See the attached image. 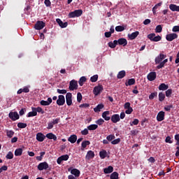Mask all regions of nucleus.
Here are the masks:
<instances>
[{
	"label": "nucleus",
	"mask_w": 179,
	"mask_h": 179,
	"mask_svg": "<svg viewBox=\"0 0 179 179\" xmlns=\"http://www.w3.org/2000/svg\"><path fill=\"white\" fill-rule=\"evenodd\" d=\"M97 128H99L97 124H91L87 127V129H89V131H95V129H97Z\"/></svg>",
	"instance_id": "e433bc0d"
},
{
	"label": "nucleus",
	"mask_w": 179,
	"mask_h": 179,
	"mask_svg": "<svg viewBox=\"0 0 179 179\" xmlns=\"http://www.w3.org/2000/svg\"><path fill=\"white\" fill-rule=\"evenodd\" d=\"M52 128H54L52 122H48L47 129H52Z\"/></svg>",
	"instance_id": "338daca9"
},
{
	"label": "nucleus",
	"mask_w": 179,
	"mask_h": 179,
	"mask_svg": "<svg viewBox=\"0 0 179 179\" xmlns=\"http://www.w3.org/2000/svg\"><path fill=\"white\" fill-rule=\"evenodd\" d=\"M125 75H127V73H125V71L122 70L117 73V79H122L125 78Z\"/></svg>",
	"instance_id": "c756f323"
},
{
	"label": "nucleus",
	"mask_w": 179,
	"mask_h": 179,
	"mask_svg": "<svg viewBox=\"0 0 179 179\" xmlns=\"http://www.w3.org/2000/svg\"><path fill=\"white\" fill-rule=\"evenodd\" d=\"M172 31L176 33L177 31H179V26H174L172 29Z\"/></svg>",
	"instance_id": "774afa93"
},
{
	"label": "nucleus",
	"mask_w": 179,
	"mask_h": 179,
	"mask_svg": "<svg viewBox=\"0 0 179 179\" xmlns=\"http://www.w3.org/2000/svg\"><path fill=\"white\" fill-rule=\"evenodd\" d=\"M121 142V138H117L111 141L112 145H118Z\"/></svg>",
	"instance_id": "5fc2aeb1"
},
{
	"label": "nucleus",
	"mask_w": 179,
	"mask_h": 179,
	"mask_svg": "<svg viewBox=\"0 0 179 179\" xmlns=\"http://www.w3.org/2000/svg\"><path fill=\"white\" fill-rule=\"evenodd\" d=\"M44 155H45V152H41L40 153V156H37L36 157V160H38V162H41V160H43V157H44Z\"/></svg>",
	"instance_id": "ea45409f"
},
{
	"label": "nucleus",
	"mask_w": 179,
	"mask_h": 179,
	"mask_svg": "<svg viewBox=\"0 0 179 179\" xmlns=\"http://www.w3.org/2000/svg\"><path fill=\"white\" fill-rule=\"evenodd\" d=\"M103 90H104L103 85H98L94 87L93 92L95 96H99V94H100Z\"/></svg>",
	"instance_id": "0eeeda50"
},
{
	"label": "nucleus",
	"mask_w": 179,
	"mask_h": 179,
	"mask_svg": "<svg viewBox=\"0 0 179 179\" xmlns=\"http://www.w3.org/2000/svg\"><path fill=\"white\" fill-rule=\"evenodd\" d=\"M106 139L108 142H113V141L115 139V136H114L113 134H110L107 136Z\"/></svg>",
	"instance_id": "37998d69"
},
{
	"label": "nucleus",
	"mask_w": 179,
	"mask_h": 179,
	"mask_svg": "<svg viewBox=\"0 0 179 179\" xmlns=\"http://www.w3.org/2000/svg\"><path fill=\"white\" fill-rule=\"evenodd\" d=\"M69 89L71 91L78 90V81L75 80H71L69 83Z\"/></svg>",
	"instance_id": "7ed1b4c3"
},
{
	"label": "nucleus",
	"mask_w": 179,
	"mask_h": 179,
	"mask_svg": "<svg viewBox=\"0 0 179 179\" xmlns=\"http://www.w3.org/2000/svg\"><path fill=\"white\" fill-rule=\"evenodd\" d=\"M158 97L159 101H164V99H166V94L163 92H159Z\"/></svg>",
	"instance_id": "f704fd0d"
},
{
	"label": "nucleus",
	"mask_w": 179,
	"mask_h": 179,
	"mask_svg": "<svg viewBox=\"0 0 179 179\" xmlns=\"http://www.w3.org/2000/svg\"><path fill=\"white\" fill-rule=\"evenodd\" d=\"M118 41L119 45H122L123 47H125L128 44V41L125 38H120L118 39Z\"/></svg>",
	"instance_id": "4be33fe9"
},
{
	"label": "nucleus",
	"mask_w": 179,
	"mask_h": 179,
	"mask_svg": "<svg viewBox=\"0 0 179 179\" xmlns=\"http://www.w3.org/2000/svg\"><path fill=\"white\" fill-rule=\"evenodd\" d=\"M77 101L80 103L82 101V94L80 92H78L77 94Z\"/></svg>",
	"instance_id": "052dcab7"
},
{
	"label": "nucleus",
	"mask_w": 179,
	"mask_h": 179,
	"mask_svg": "<svg viewBox=\"0 0 179 179\" xmlns=\"http://www.w3.org/2000/svg\"><path fill=\"white\" fill-rule=\"evenodd\" d=\"M71 173L73 176H75V177H79V176H80V171H79V169H74L71 170Z\"/></svg>",
	"instance_id": "72a5a7b5"
},
{
	"label": "nucleus",
	"mask_w": 179,
	"mask_h": 179,
	"mask_svg": "<svg viewBox=\"0 0 179 179\" xmlns=\"http://www.w3.org/2000/svg\"><path fill=\"white\" fill-rule=\"evenodd\" d=\"M8 117L10 120H12V121H16L17 120H19V118H20L17 112H10L8 114Z\"/></svg>",
	"instance_id": "39448f33"
},
{
	"label": "nucleus",
	"mask_w": 179,
	"mask_h": 179,
	"mask_svg": "<svg viewBox=\"0 0 179 179\" xmlns=\"http://www.w3.org/2000/svg\"><path fill=\"white\" fill-rule=\"evenodd\" d=\"M26 127H27V124L26 123H23V122L17 123L18 128L24 129V128H26Z\"/></svg>",
	"instance_id": "09e8293b"
},
{
	"label": "nucleus",
	"mask_w": 179,
	"mask_h": 179,
	"mask_svg": "<svg viewBox=\"0 0 179 179\" xmlns=\"http://www.w3.org/2000/svg\"><path fill=\"white\" fill-rule=\"evenodd\" d=\"M139 36V31H136L128 35V37L130 40H135Z\"/></svg>",
	"instance_id": "412c9836"
},
{
	"label": "nucleus",
	"mask_w": 179,
	"mask_h": 179,
	"mask_svg": "<svg viewBox=\"0 0 179 179\" xmlns=\"http://www.w3.org/2000/svg\"><path fill=\"white\" fill-rule=\"evenodd\" d=\"M89 145H90V141H83L81 143V146H82V148H83V149H85V148L89 146Z\"/></svg>",
	"instance_id": "79ce46f5"
},
{
	"label": "nucleus",
	"mask_w": 179,
	"mask_h": 179,
	"mask_svg": "<svg viewBox=\"0 0 179 179\" xmlns=\"http://www.w3.org/2000/svg\"><path fill=\"white\" fill-rule=\"evenodd\" d=\"M167 41H173L176 38H178V35L176 33L167 34L166 36Z\"/></svg>",
	"instance_id": "1a4fd4ad"
},
{
	"label": "nucleus",
	"mask_w": 179,
	"mask_h": 179,
	"mask_svg": "<svg viewBox=\"0 0 179 179\" xmlns=\"http://www.w3.org/2000/svg\"><path fill=\"white\" fill-rule=\"evenodd\" d=\"M44 27H45V22L43 21H38L34 25V29L36 30H42Z\"/></svg>",
	"instance_id": "20e7f679"
},
{
	"label": "nucleus",
	"mask_w": 179,
	"mask_h": 179,
	"mask_svg": "<svg viewBox=\"0 0 179 179\" xmlns=\"http://www.w3.org/2000/svg\"><path fill=\"white\" fill-rule=\"evenodd\" d=\"M139 124V120L134 119V120L132 122H130L131 127H133L134 125H138Z\"/></svg>",
	"instance_id": "4d7b16f0"
},
{
	"label": "nucleus",
	"mask_w": 179,
	"mask_h": 179,
	"mask_svg": "<svg viewBox=\"0 0 179 179\" xmlns=\"http://www.w3.org/2000/svg\"><path fill=\"white\" fill-rule=\"evenodd\" d=\"M167 58V56L163 53H159V55L155 57V62L156 65L158 64H160L161 62H163V59H166Z\"/></svg>",
	"instance_id": "f03ea898"
},
{
	"label": "nucleus",
	"mask_w": 179,
	"mask_h": 179,
	"mask_svg": "<svg viewBox=\"0 0 179 179\" xmlns=\"http://www.w3.org/2000/svg\"><path fill=\"white\" fill-rule=\"evenodd\" d=\"M165 142L166 143H173V141H171V137H170V136H168L165 139Z\"/></svg>",
	"instance_id": "69168bd1"
},
{
	"label": "nucleus",
	"mask_w": 179,
	"mask_h": 179,
	"mask_svg": "<svg viewBox=\"0 0 179 179\" xmlns=\"http://www.w3.org/2000/svg\"><path fill=\"white\" fill-rule=\"evenodd\" d=\"M169 9L172 10V12H179V6L176 4H170Z\"/></svg>",
	"instance_id": "393cba45"
},
{
	"label": "nucleus",
	"mask_w": 179,
	"mask_h": 179,
	"mask_svg": "<svg viewBox=\"0 0 179 179\" xmlns=\"http://www.w3.org/2000/svg\"><path fill=\"white\" fill-rule=\"evenodd\" d=\"M56 103L57 106H64L65 104V96L64 95H59Z\"/></svg>",
	"instance_id": "9d476101"
},
{
	"label": "nucleus",
	"mask_w": 179,
	"mask_h": 179,
	"mask_svg": "<svg viewBox=\"0 0 179 179\" xmlns=\"http://www.w3.org/2000/svg\"><path fill=\"white\" fill-rule=\"evenodd\" d=\"M169 62V59H164L158 66H157V69H162L164 68V65Z\"/></svg>",
	"instance_id": "b1692460"
},
{
	"label": "nucleus",
	"mask_w": 179,
	"mask_h": 179,
	"mask_svg": "<svg viewBox=\"0 0 179 179\" xmlns=\"http://www.w3.org/2000/svg\"><path fill=\"white\" fill-rule=\"evenodd\" d=\"M165 94L166 97H171V94H173V90L172 89L167 90L165 92Z\"/></svg>",
	"instance_id": "a18cd8bd"
},
{
	"label": "nucleus",
	"mask_w": 179,
	"mask_h": 179,
	"mask_svg": "<svg viewBox=\"0 0 179 179\" xmlns=\"http://www.w3.org/2000/svg\"><path fill=\"white\" fill-rule=\"evenodd\" d=\"M125 30V27L124 26H117L115 27V31L120 32V31H124Z\"/></svg>",
	"instance_id": "49530a36"
},
{
	"label": "nucleus",
	"mask_w": 179,
	"mask_h": 179,
	"mask_svg": "<svg viewBox=\"0 0 179 179\" xmlns=\"http://www.w3.org/2000/svg\"><path fill=\"white\" fill-rule=\"evenodd\" d=\"M6 159H7L8 160H12V159H13V152L9 151L6 156Z\"/></svg>",
	"instance_id": "a19ab883"
},
{
	"label": "nucleus",
	"mask_w": 179,
	"mask_h": 179,
	"mask_svg": "<svg viewBox=\"0 0 179 179\" xmlns=\"http://www.w3.org/2000/svg\"><path fill=\"white\" fill-rule=\"evenodd\" d=\"M45 138H48V139H53V141H57V136L52 133L47 134Z\"/></svg>",
	"instance_id": "c85d7f7f"
},
{
	"label": "nucleus",
	"mask_w": 179,
	"mask_h": 179,
	"mask_svg": "<svg viewBox=\"0 0 179 179\" xmlns=\"http://www.w3.org/2000/svg\"><path fill=\"white\" fill-rule=\"evenodd\" d=\"M15 156L17 157V156H22V155H23V149L22 148H17L15 150L14 152Z\"/></svg>",
	"instance_id": "2f4dec72"
},
{
	"label": "nucleus",
	"mask_w": 179,
	"mask_h": 179,
	"mask_svg": "<svg viewBox=\"0 0 179 179\" xmlns=\"http://www.w3.org/2000/svg\"><path fill=\"white\" fill-rule=\"evenodd\" d=\"M155 36H156V34H150L148 35V38L150 40V41H153V39L155 38Z\"/></svg>",
	"instance_id": "13d9d810"
},
{
	"label": "nucleus",
	"mask_w": 179,
	"mask_h": 179,
	"mask_svg": "<svg viewBox=\"0 0 179 179\" xmlns=\"http://www.w3.org/2000/svg\"><path fill=\"white\" fill-rule=\"evenodd\" d=\"M87 79L86 77L83 76L80 78L79 81H78V84L80 85V86H83V85L85 84V82H86Z\"/></svg>",
	"instance_id": "4c0bfd02"
},
{
	"label": "nucleus",
	"mask_w": 179,
	"mask_h": 179,
	"mask_svg": "<svg viewBox=\"0 0 179 179\" xmlns=\"http://www.w3.org/2000/svg\"><path fill=\"white\" fill-rule=\"evenodd\" d=\"M8 170V166L3 165L0 168V174L2 173V171H6Z\"/></svg>",
	"instance_id": "0e129e2a"
},
{
	"label": "nucleus",
	"mask_w": 179,
	"mask_h": 179,
	"mask_svg": "<svg viewBox=\"0 0 179 179\" xmlns=\"http://www.w3.org/2000/svg\"><path fill=\"white\" fill-rule=\"evenodd\" d=\"M135 78H130L128 80V82L125 83V86H132L133 85H135Z\"/></svg>",
	"instance_id": "7c9ffc66"
},
{
	"label": "nucleus",
	"mask_w": 179,
	"mask_h": 179,
	"mask_svg": "<svg viewBox=\"0 0 179 179\" xmlns=\"http://www.w3.org/2000/svg\"><path fill=\"white\" fill-rule=\"evenodd\" d=\"M69 159V155H64L57 158V164H61L62 162H66Z\"/></svg>",
	"instance_id": "6e6552de"
},
{
	"label": "nucleus",
	"mask_w": 179,
	"mask_h": 179,
	"mask_svg": "<svg viewBox=\"0 0 179 179\" xmlns=\"http://www.w3.org/2000/svg\"><path fill=\"white\" fill-rule=\"evenodd\" d=\"M49 167H50V166L48 165V163H47L45 162H41L38 165V170H39V171H43V170H47Z\"/></svg>",
	"instance_id": "423d86ee"
},
{
	"label": "nucleus",
	"mask_w": 179,
	"mask_h": 179,
	"mask_svg": "<svg viewBox=\"0 0 179 179\" xmlns=\"http://www.w3.org/2000/svg\"><path fill=\"white\" fill-rule=\"evenodd\" d=\"M56 22L58 23L59 26L62 27V29H65V27H68V22H63L59 18L56 19Z\"/></svg>",
	"instance_id": "2eb2a0df"
},
{
	"label": "nucleus",
	"mask_w": 179,
	"mask_h": 179,
	"mask_svg": "<svg viewBox=\"0 0 179 179\" xmlns=\"http://www.w3.org/2000/svg\"><path fill=\"white\" fill-rule=\"evenodd\" d=\"M96 124H97V125H103V124H104V120L100 118L98 120H96Z\"/></svg>",
	"instance_id": "bf43d9fd"
},
{
	"label": "nucleus",
	"mask_w": 179,
	"mask_h": 179,
	"mask_svg": "<svg viewBox=\"0 0 179 179\" xmlns=\"http://www.w3.org/2000/svg\"><path fill=\"white\" fill-rule=\"evenodd\" d=\"M99 156L101 159H106L107 157V151L106 150H102L99 152Z\"/></svg>",
	"instance_id": "58836bf2"
},
{
	"label": "nucleus",
	"mask_w": 179,
	"mask_h": 179,
	"mask_svg": "<svg viewBox=\"0 0 179 179\" xmlns=\"http://www.w3.org/2000/svg\"><path fill=\"white\" fill-rule=\"evenodd\" d=\"M99 79V75H94L90 78V81L92 82V83H96V80Z\"/></svg>",
	"instance_id": "c03bdc74"
},
{
	"label": "nucleus",
	"mask_w": 179,
	"mask_h": 179,
	"mask_svg": "<svg viewBox=\"0 0 179 179\" xmlns=\"http://www.w3.org/2000/svg\"><path fill=\"white\" fill-rule=\"evenodd\" d=\"M113 171H114V167H113L112 166H109L103 169V173L105 174H111Z\"/></svg>",
	"instance_id": "aec40b11"
},
{
	"label": "nucleus",
	"mask_w": 179,
	"mask_h": 179,
	"mask_svg": "<svg viewBox=\"0 0 179 179\" xmlns=\"http://www.w3.org/2000/svg\"><path fill=\"white\" fill-rule=\"evenodd\" d=\"M93 158H94V152L89 150L85 157L86 160H90V159Z\"/></svg>",
	"instance_id": "6ab92c4d"
},
{
	"label": "nucleus",
	"mask_w": 179,
	"mask_h": 179,
	"mask_svg": "<svg viewBox=\"0 0 179 179\" xmlns=\"http://www.w3.org/2000/svg\"><path fill=\"white\" fill-rule=\"evenodd\" d=\"M103 108H104V104H103V103L98 104L96 106V107H95L94 108V113H100V111H101V110H103Z\"/></svg>",
	"instance_id": "5701e85b"
},
{
	"label": "nucleus",
	"mask_w": 179,
	"mask_h": 179,
	"mask_svg": "<svg viewBox=\"0 0 179 179\" xmlns=\"http://www.w3.org/2000/svg\"><path fill=\"white\" fill-rule=\"evenodd\" d=\"M66 103L67 106H72V93L68 92L66 94Z\"/></svg>",
	"instance_id": "9b49d317"
},
{
	"label": "nucleus",
	"mask_w": 179,
	"mask_h": 179,
	"mask_svg": "<svg viewBox=\"0 0 179 179\" xmlns=\"http://www.w3.org/2000/svg\"><path fill=\"white\" fill-rule=\"evenodd\" d=\"M108 115H110V111L108 110L104 111L102 113V118H103L105 121H110V120H111V117Z\"/></svg>",
	"instance_id": "f3484780"
},
{
	"label": "nucleus",
	"mask_w": 179,
	"mask_h": 179,
	"mask_svg": "<svg viewBox=\"0 0 179 179\" xmlns=\"http://www.w3.org/2000/svg\"><path fill=\"white\" fill-rule=\"evenodd\" d=\"M83 15V10L82 9L76 10L73 12L69 13V17L73 18V17H79Z\"/></svg>",
	"instance_id": "f257e3e1"
},
{
	"label": "nucleus",
	"mask_w": 179,
	"mask_h": 179,
	"mask_svg": "<svg viewBox=\"0 0 179 179\" xmlns=\"http://www.w3.org/2000/svg\"><path fill=\"white\" fill-rule=\"evenodd\" d=\"M148 79L150 80V82H153L156 79V72H150L147 76Z\"/></svg>",
	"instance_id": "a211bd4d"
},
{
	"label": "nucleus",
	"mask_w": 179,
	"mask_h": 179,
	"mask_svg": "<svg viewBox=\"0 0 179 179\" xmlns=\"http://www.w3.org/2000/svg\"><path fill=\"white\" fill-rule=\"evenodd\" d=\"M160 40H162V36H155L154 38L152 39V41H155V42H157V41H160Z\"/></svg>",
	"instance_id": "e2e57ef3"
},
{
	"label": "nucleus",
	"mask_w": 179,
	"mask_h": 179,
	"mask_svg": "<svg viewBox=\"0 0 179 179\" xmlns=\"http://www.w3.org/2000/svg\"><path fill=\"white\" fill-rule=\"evenodd\" d=\"M52 103V99L51 97L48 98V101L41 100L40 101L41 106H50Z\"/></svg>",
	"instance_id": "4468645a"
},
{
	"label": "nucleus",
	"mask_w": 179,
	"mask_h": 179,
	"mask_svg": "<svg viewBox=\"0 0 179 179\" xmlns=\"http://www.w3.org/2000/svg\"><path fill=\"white\" fill-rule=\"evenodd\" d=\"M57 92L59 94H66V90H59V89H57Z\"/></svg>",
	"instance_id": "6e6d98bb"
},
{
	"label": "nucleus",
	"mask_w": 179,
	"mask_h": 179,
	"mask_svg": "<svg viewBox=\"0 0 179 179\" xmlns=\"http://www.w3.org/2000/svg\"><path fill=\"white\" fill-rule=\"evenodd\" d=\"M132 111H134V109L132 108V107L127 108L125 110V113L126 114H132Z\"/></svg>",
	"instance_id": "680f3d73"
},
{
	"label": "nucleus",
	"mask_w": 179,
	"mask_h": 179,
	"mask_svg": "<svg viewBox=\"0 0 179 179\" xmlns=\"http://www.w3.org/2000/svg\"><path fill=\"white\" fill-rule=\"evenodd\" d=\"M155 97H157V92H152L150 96H149V99L150 100H153V99H155Z\"/></svg>",
	"instance_id": "3c124183"
},
{
	"label": "nucleus",
	"mask_w": 179,
	"mask_h": 179,
	"mask_svg": "<svg viewBox=\"0 0 179 179\" xmlns=\"http://www.w3.org/2000/svg\"><path fill=\"white\" fill-rule=\"evenodd\" d=\"M69 142L71 143H75L76 141H78V136L75 134L71 135L69 138H68Z\"/></svg>",
	"instance_id": "bb28decb"
},
{
	"label": "nucleus",
	"mask_w": 179,
	"mask_h": 179,
	"mask_svg": "<svg viewBox=\"0 0 179 179\" xmlns=\"http://www.w3.org/2000/svg\"><path fill=\"white\" fill-rule=\"evenodd\" d=\"M166 113L164 111H159L157 115V120L158 122L164 121Z\"/></svg>",
	"instance_id": "f8f14e48"
},
{
	"label": "nucleus",
	"mask_w": 179,
	"mask_h": 179,
	"mask_svg": "<svg viewBox=\"0 0 179 179\" xmlns=\"http://www.w3.org/2000/svg\"><path fill=\"white\" fill-rule=\"evenodd\" d=\"M30 92V90L27 87H24V88H21L17 91V94H22V93H29Z\"/></svg>",
	"instance_id": "cd10ccee"
},
{
	"label": "nucleus",
	"mask_w": 179,
	"mask_h": 179,
	"mask_svg": "<svg viewBox=\"0 0 179 179\" xmlns=\"http://www.w3.org/2000/svg\"><path fill=\"white\" fill-rule=\"evenodd\" d=\"M44 139H45V136L43 133L36 134V141L38 142H43Z\"/></svg>",
	"instance_id": "dca6fc26"
},
{
	"label": "nucleus",
	"mask_w": 179,
	"mask_h": 179,
	"mask_svg": "<svg viewBox=\"0 0 179 179\" xmlns=\"http://www.w3.org/2000/svg\"><path fill=\"white\" fill-rule=\"evenodd\" d=\"M110 120L113 124H117V122H120V115L118 114H114L112 115L110 117Z\"/></svg>",
	"instance_id": "ddd939ff"
},
{
	"label": "nucleus",
	"mask_w": 179,
	"mask_h": 179,
	"mask_svg": "<svg viewBox=\"0 0 179 179\" xmlns=\"http://www.w3.org/2000/svg\"><path fill=\"white\" fill-rule=\"evenodd\" d=\"M35 111L36 113H41V114H44V110H43V108L40 106L35 108Z\"/></svg>",
	"instance_id": "8fccbe9b"
},
{
	"label": "nucleus",
	"mask_w": 179,
	"mask_h": 179,
	"mask_svg": "<svg viewBox=\"0 0 179 179\" xmlns=\"http://www.w3.org/2000/svg\"><path fill=\"white\" fill-rule=\"evenodd\" d=\"M162 30L163 27H162V25H157L155 28L156 33H162Z\"/></svg>",
	"instance_id": "de8ad7c7"
},
{
	"label": "nucleus",
	"mask_w": 179,
	"mask_h": 179,
	"mask_svg": "<svg viewBox=\"0 0 179 179\" xmlns=\"http://www.w3.org/2000/svg\"><path fill=\"white\" fill-rule=\"evenodd\" d=\"M159 90H167L169 89V85H166L165 83H162L159 85L158 87Z\"/></svg>",
	"instance_id": "473e14b6"
},
{
	"label": "nucleus",
	"mask_w": 179,
	"mask_h": 179,
	"mask_svg": "<svg viewBox=\"0 0 179 179\" xmlns=\"http://www.w3.org/2000/svg\"><path fill=\"white\" fill-rule=\"evenodd\" d=\"M173 108V105H168V106H164V110L165 111L170 112L171 110V108Z\"/></svg>",
	"instance_id": "603ef678"
},
{
	"label": "nucleus",
	"mask_w": 179,
	"mask_h": 179,
	"mask_svg": "<svg viewBox=\"0 0 179 179\" xmlns=\"http://www.w3.org/2000/svg\"><path fill=\"white\" fill-rule=\"evenodd\" d=\"M52 122L54 125H57V124H59V122H61V118L58 117L56 119H53Z\"/></svg>",
	"instance_id": "864d4df0"
},
{
	"label": "nucleus",
	"mask_w": 179,
	"mask_h": 179,
	"mask_svg": "<svg viewBox=\"0 0 179 179\" xmlns=\"http://www.w3.org/2000/svg\"><path fill=\"white\" fill-rule=\"evenodd\" d=\"M32 111L29 112L27 115V117H36V115H37V112L36 111V108L32 107L31 108Z\"/></svg>",
	"instance_id": "a878e982"
},
{
	"label": "nucleus",
	"mask_w": 179,
	"mask_h": 179,
	"mask_svg": "<svg viewBox=\"0 0 179 179\" xmlns=\"http://www.w3.org/2000/svg\"><path fill=\"white\" fill-rule=\"evenodd\" d=\"M6 132L8 138H13V135H15V131H13V130H6Z\"/></svg>",
	"instance_id": "c9c22d12"
}]
</instances>
